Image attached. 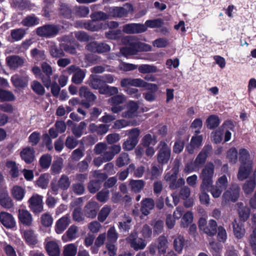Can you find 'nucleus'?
I'll use <instances>...</instances> for the list:
<instances>
[{
  "instance_id": "nucleus-1",
  "label": "nucleus",
  "mask_w": 256,
  "mask_h": 256,
  "mask_svg": "<svg viewBox=\"0 0 256 256\" xmlns=\"http://www.w3.org/2000/svg\"><path fill=\"white\" fill-rule=\"evenodd\" d=\"M214 166L211 162H208L202 170L200 178L202 180L200 185L201 192L200 194V200L202 204L208 205L210 204V197L206 190L210 188L213 182Z\"/></svg>"
},
{
  "instance_id": "nucleus-2",
  "label": "nucleus",
  "mask_w": 256,
  "mask_h": 256,
  "mask_svg": "<svg viewBox=\"0 0 256 256\" xmlns=\"http://www.w3.org/2000/svg\"><path fill=\"white\" fill-rule=\"evenodd\" d=\"M179 168V164L176 163L170 172H168L164 176V180L169 183V188L170 190L178 189L184 184L185 182L183 178H180L177 180Z\"/></svg>"
},
{
  "instance_id": "nucleus-3",
  "label": "nucleus",
  "mask_w": 256,
  "mask_h": 256,
  "mask_svg": "<svg viewBox=\"0 0 256 256\" xmlns=\"http://www.w3.org/2000/svg\"><path fill=\"white\" fill-rule=\"evenodd\" d=\"M62 26L60 24H46L36 28V34L42 38H52L58 36Z\"/></svg>"
},
{
  "instance_id": "nucleus-4",
  "label": "nucleus",
  "mask_w": 256,
  "mask_h": 256,
  "mask_svg": "<svg viewBox=\"0 0 256 256\" xmlns=\"http://www.w3.org/2000/svg\"><path fill=\"white\" fill-rule=\"evenodd\" d=\"M171 156V148L164 140L158 145V152L156 156L157 162L161 166L168 164Z\"/></svg>"
},
{
  "instance_id": "nucleus-5",
  "label": "nucleus",
  "mask_w": 256,
  "mask_h": 256,
  "mask_svg": "<svg viewBox=\"0 0 256 256\" xmlns=\"http://www.w3.org/2000/svg\"><path fill=\"white\" fill-rule=\"evenodd\" d=\"M140 133L138 128H132L128 131V138L122 144V148L124 150L130 151L136 147L138 142Z\"/></svg>"
},
{
  "instance_id": "nucleus-6",
  "label": "nucleus",
  "mask_w": 256,
  "mask_h": 256,
  "mask_svg": "<svg viewBox=\"0 0 256 256\" xmlns=\"http://www.w3.org/2000/svg\"><path fill=\"white\" fill-rule=\"evenodd\" d=\"M134 11L133 6L126 3L124 6H113L109 9L108 15L114 18H122L126 16L129 13Z\"/></svg>"
},
{
  "instance_id": "nucleus-7",
  "label": "nucleus",
  "mask_w": 256,
  "mask_h": 256,
  "mask_svg": "<svg viewBox=\"0 0 256 256\" xmlns=\"http://www.w3.org/2000/svg\"><path fill=\"white\" fill-rule=\"evenodd\" d=\"M79 95L80 98H84L82 100L80 104L86 108H88L96 99V96L85 86L80 88Z\"/></svg>"
},
{
  "instance_id": "nucleus-8",
  "label": "nucleus",
  "mask_w": 256,
  "mask_h": 256,
  "mask_svg": "<svg viewBox=\"0 0 256 256\" xmlns=\"http://www.w3.org/2000/svg\"><path fill=\"white\" fill-rule=\"evenodd\" d=\"M240 188L236 184H232L230 187L224 192L222 195L223 200L226 202H236L240 197Z\"/></svg>"
},
{
  "instance_id": "nucleus-9",
  "label": "nucleus",
  "mask_w": 256,
  "mask_h": 256,
  "mask_svg": "<svg viewBox=\"0 0 256 256\" xmlns=\"http://www.w3.org/2000/svg\"><path fill=\"white\" fill-rule=\"evenodd\" d=\"M28 207L34 214H38L43 210L42 196L38 194H33L28 200Z\"/></svg>"
},
{
  "instance_id": "nucleus-10",
  "label": "nucleus",
  "mask_w": 256,
  "mask_h": 256,
  "mask_svg": "<svg viewBox=\"0 0 256 256\" xmlns=\"http://www.w3.org/2000/svg\"><path fill=\"white\" fill-rule=\"evenodd\" d=\"M126 100V96L122 94H116L108 99V103L112 106L111 110L113 113L118 114L122 112L124 107L121 106Z\"/></svg>"
},
{
  "instance_id": "nucleus-11",
  "label": "nucleus",
  "mask_w": 256,
  "mask_h": 256,
  "mask_svg": "<svg viewBox=\"0 0 256 256\" xmlns=\"http://www.w3.org/2000/svg\"><path fill=\"white\" fill-rule=\"evenodd\" d=\"M150 49V46L148 44L140 42H131L128 47L123 50L124 53L128 54H136L140 51L149 50Z\"/></svg>"
},
{
  "instance_id": "nucleus-12",
  "label": "nucleus",
  "mask_w": 256,
  "mask_h": 256,
  "mask_svg": "<svg viewBox=\"0 0 256 256\" xmlns=\"http://www.w3.org/2000/svg\"><path fill=\"white\" fill-rule=\"evenodd\" d=\"M0 222L7 229L13 230H16V221L13 216L9 212H0Z\"/></svg>"
},
{
  "instance_id": "nucleus-13",
  "label": "nucleus",
  "mask_w": 256,
  "mask_h": 256,
  "mask_svg": "<svg viewBox=\"0 0 256 256\" xmlns=\"http://www.w3.org/2000/svg\"><path fill=\"white\" fill-rule=\"evenodd\" d=\"M126 240L132 248L136 250L144 249L146 244L144 240L142 238H138V233L135 230L132 232L126 238Z\"/></svg>"
},
{
  "instance_id": "nucleus-14",
  "label": "nucleus",
  "mask_w": 256,
  "mask_h": 256,
  "mask_svg": "<svg viewBox=\"0 0 256 256\" xmlns=\"http://www.w3.org/2000/svg\"><path fill=\"white\" fill-rule=\"evenodd\" d=\"M42 78V82L44 86L48 88L51 86V76L52 74V66L47 62H44L41 64Z\"/></svg>"
},
{
  "instance_id": "nucleus-15",
  "label": "nucleus",
  "mask_w": 256,
  "mask_h": 256,
  "mask_svg": "<svg viewBox=\"0 0 256 256\" xmlns=\"http://www.w3.org/2000/svg\"><path fill=\"white\" fill-rule=\"evenodd\" d=\"M212 150V146L210 144H207L204 146L194 161V165L196 168H200L206 163L208 156Z\"/></svg>"
},
{
  "instance_id": "nucleus-16",
  "label": "nucleus",
  "mask_w": 256,
  "mask_h": 256,
  "mask_svg": "<svg viewBox=\"0 0 256 256\" xmlns=\"http://www.w3.org/2000/svg\"><path fill=\"white\" fill-rule=\"evenodd\" d=\"M0 206L6 209L12 208L14 206L8 190L6 188L2 186H0Z\"/></svg>"
},
{
  "instance_id": "nucleus-17",
  "label": "nucleus",
  "mask_w": 256,
  "mask_h": 256,
  "mask_svg": "<svg viewBox=\"0 0 256 256\" xmlns=\"http://www.w3.org/2000/svg\"><path fill=\"white\" fill-rule=\"evenodd\" d=\"M87 50L91 52L98 53H104L110 50V46L106 43L98 42L94 41L90 42L86 45Z\"/></svg>"
},
{
  "instance_id": "nucleus-18",
  "label": "nucleus",
  "mask_w": 256,
  "mask_h": 256,
  "mask_svg": "<svg viewBox=\"0 0 256 256\" xmlns=\"http://www.w3.org/2000/svg\"><path fill=\"white\" fill-rule=\"evenodd\" d=\"M29 78L28 76L15 74L10 78L13 86L16 88H24L28 84Z\"/></svg>"
},
{
  "instance_id": "nucleus-19",
  "label": "nucleus",
  "mask_w": 256,
  "mask_h": 256,
  "mask_svg": "<svg viewBox=\"0 0 256 256\" xmlns=\"http://www.w3.org/2000/svg\"><path fill=\"white\" fill-rule=\"evenodd\" d=\"M21 159L26 164H31L35 159V150L33 147L26 146L20 154Z\"/></svg>"
},
{
  "instance_id": "nucleus-20",
  "label": "nucleus",
  "mask_w": 256,
  "mask_h": 256,
  "mask_svg": "<svg viewBox=\"0 0 256 256\" xmlns=\"http://www.w3.org/2000/svg\"><path fill=\"white\" fill-rule=\"evenodd\" d=\"M147 30L146 22L142 24H130L124 26V30L127 34H140Z\"/></svg>"
},
{
  "instance_id": "nucleus-21",
  "label": "nucleus",
  "mask_w": 256,
  "mask_h": 256,
  "mask_svg": "<svg viewBox=\"0 0 256 256\" xmlns=\"http://www.w3.org/2000/svg\"><path fill=\"white\" fill-rule=\"evenodd\" d=\"M252 170V162H248V164H241L237 174L238 180L242 181L246 179L250 174Z\"/></svg>"
},
{
  "instance_id": "nucleus-22",
  "label": "nucleus",
  "mask_w": 256,
  "mask_h": 256,
  "mask_svg": "<svg viewBox=\"0 0 256 256\" xmlns=\"http://www.w3.org/2000/svg\"><path fill=\"white\" fill-rule=\"evenodd\" d=\"M140 212L144 216H148L150 210H152L155 206L154 200L150 198H143L140 202Z\"/></svg>"
},
{
  "instance_id": "nucleus-23",
  "label": "nucleus",
  "mask_w": 256,
  "mask_h": 256,
  "mask_svg": "<svg viewBox=\"0 0 256 256\" xmlns=\"http://www.w3.org/2000/svg\"><path fill=\"white\" fill-rule=\"evenodd\" d=\"M22 237L26 244L32 248H34L35 246L38 244L37 235L32 230H24L22 234Z\"/></svg>"
},
{
  "instance_id": "nucleus-24",
  "label": "nucleus",
  "mask_w": 256,
  "mask_h": 256,
  "mask_svg": "<svg viewBox=\"0 0 256 256\" xmlns=\"http://www.w3.org/2000/svg\"><path fill=\"white\" fill-rule=\"evenodd\" d=\"M8 66L10 70H16L18 68L24 65V60L17 55L8 56L6 59Z\"/></svg>"
},
{
  "instance_id": "nucleus-25",
  "label": "nucleus",
  "mask_w": 256,
  "mask_h": 256,
  "mask_svg": "<svg viewBox=\"0 0 256 256\" xmlns=\"http://www.w3.org/2000/svg\"><path fill=\"white\" fill-rule=\"evenodd\" d=\"M146 82L143 80L136 78H124L120 80V86L122 87H128V86H133L138 88H144Z\"/></svg>"
},
{
  "instance_id": "nucleus-26",
  "label": "nucleus",
  "mask_w": 256,
  "mask_h": 256,
  "mask_svg": "<svg viewBox=\"0 0 256 256\" xmlns=\"http://www.w3.org/2000/svg\"><path fill=\"white\" fill-rule=\"evenodd\" d=\"M99 210L98 204L96 202H89L84 208L86 216L89 218H94Z\"/></svg>"
},
{
  "instance_id": "nucleus-27",
  "label": "nucleus",
  "mask_w": 256,
  "mask_h": 256,
  "mask_svg": "<svg viewBox=\"0 0 256 256\" xmlns=\"http://www.w3.org/2000/svg\"><path fill=\"white\" fill-rule=\"evenodd\" d=\"M18 218L19 222L24 226H30L32 224V215L27 210H19Z\"/></svg>"
},
{
  "instance_id": "nucleus-28",
  "label": "nucleus",
  "mask_w": 256,
  "mask_h": 256,
  "mask_svg": "<svg viewBox=\"0 0 256 256\" xmlns=\"http://www.w3.org/2000/svg\"><path fill=\"white\" fill-rule=\"evenodd\" d=\"M238 206V212L240 218V221L242 222H246L250 216V209L246 206H244L242 202L236 204Z\"/></svg>"
},
{
  "instance_id": "nucleus-29",
  "label": "nucleus",
  "mask_w": 256,
  "mask_h": 256,
  "mask_svg": "<svg viewBox=\"0 0 256 256\" xmlns=\"http://www.w3.org/2000/svg\"><path fill=\"white\" fill-rule=\"evenodd\" d=\"M70 222V217L66 215L60 218L56 224L55 230L57 234H62Z\"/></svg>"
},
{
  "instance_id": "nucleus-30",
  "label": "nucleus",
  "mask_w": 256,
  "mask_h": 256,
  "mask_svg": "<svg viewBox=\"0 0 256 256\" xmlns=\"http://www.w3.org/2000/svg\"><path fill=\"white\" fill-rule=\"evenodd\" d=\"M45 249L49 256H60V248L58 244L53 240L48 242L46 246Z\"/></svg>"
},
{
  "instance_id": "nucleus-31",
  "label": "nucleus",
  "mask_w": 256,
  "mask_h": 256,
  "mask_svg": "<svg viewBox=\"0 0 256 256\" xmlns=\"http://www.w3.org/2000/svg\"><path fill=\"white\" fill-rule=\"evenodd\" d=\"M138 105L137 102L130 101L128 105V110L122 112V116L125 118H132L137 116Z\"/></svg>"
},
{
  "instance_id": "nucleus-32",
  "label": "nucleus",
  "mask_w": 256,
  "mask_h": 256,
  "mask_svg": "<svg viewBox=\"0 0 256 256\" xmlns=\"http://www.w3.org/2000/svg\"><path fill=\"white\" fill-rule=\"evenodd\" d=\"M232 224L233 232L235 237L238 239L243 238L246 233V230L242 222L240 221L238 222L235 219L232 222Z\"/></svg>"
},
{
  "instance_id": "nucleus-33",
  "label": "nucleus",
  "mask_w": 256,
  "mask_h": 256,
  "mask_svg": "<svg viewBox=\"0 0 256 256\" xmlns=\"http://www.w3.org/2000/svg\"><path fill=\"white\" fill-rule=\"evenodd\" d=\"M158 142V136L153 134H146L142 138L140 144L143 147L154 146Z\"/></svg>"
},
{
  "instance_id": "nucleus-34",
  "label": "nucleus",
  "mask_w": 256,
  "mask_h": 256,
  "mask_svg": "<svg viewBox=\"0 0 256 256\" xmlns=\"http://www.w3.org/2000/svg\"><path fill=\"white\" fill-rule=\"evenodd\" d=\"M145 182L142 180H130L128 186L132 192L137 194L140 192L144 188Z\"/></svg>"
},
{
  "instance_id": "nucleus-35",
  "label": "nucleus",
  "mask_w": 256,
  "mask_h": 256,
  "mask_svg": "<svg viewBox=\"0 0 256 256\" xmlns=\"http://www.w3.org/2000/svg\"><path fill=\"white\" fill-rule=\"evenodd\" d=\"M218 228L216 222L214 220L210 219L208 220L203 232L208 236L212 237L216 234Z\"/></svg>"
},
{
  "instance_id": "nucleus-36",
  "label": "nucleus",
  "mask_w": 256,
  "mask_h": 256,
  "mask_svg": "<svg viewBox=\"0 0 256 256\" xmlns=\"http://www.w3.org/2000/svg\"><path fill=\"white\" fill-rule=\"evenodd\" d=\"M220 123L219 116L216 114L209 116L206 120V126L209 130H214L218 128Z\"/></svg>"
},
{
  "instance_id": "nucleus-37",
  "label": "nucleus",
  "mask_w": 256,
  "mask_h": 256,
  "mask_svg": "<svg viewBox=\"0 0 256 256\" xmlns=\"http://www.w3.org/2000/svg\"><path fill=\"white\" fill-rule=\"evenodd\" d=\"M6 166L8 169H10L9 174L12 178H18L20 176V170L16 162L8 160Z\"/></svg>"
},
{
  "instance_id": "nucleus-38",
  "label": "nucleus",
  "mask_w": 256,
  "mask_h": 256,
  "mask_svg": "<svg viewBox=\"0 0 256 256\" xmlns=\"http://www.w3.org/2000/svg\"><path fill=\"white\" fill-rule=\"evenodd\" d=\"M11 194L14 199L18 201H21L24 196L26 190L20 186H14L12 189Z\"/></svg>"
},
{
  "instance_id": "nucleus-39",
  "label": "nucleus",
  "mask_w": 256,
  "mask_h": 256,
  "mask_svg": "<svg viewBox=\"0 0 256 256\" xmlns=\"http://www.w3.org/2000/svg\"><path fill=\"white\" fill-rule=\"evenodd\" d=\"M11 5L20 10L29 9L31 7V3L28 0H12Z\"/></svg>"
},
{
  "instance_id": "nucleus-40",
  "label": "nucleus",
  "mask_w": 256,
  "mask_h": 256,
  "mask_svg": "<svg viewBox=\"0 0 256 256\" xmlns=\"http://www.w3.org/2000/svg\"><path fill=\"white\" fill-rule=\"evenodd\" d=\"M78 228L77 226L73 224L70 226L66 232V234L62 236V240L64 241H67L66 238L69 240H72L77 238V233Z\"/></svg>"
},
{
  "instance_id": "nucleus-41",
  "label": "nucleus",
  "mask_w": 256,
  "mask_h": 256,
  "mask_svg": "<svg viewBox=\"0 0 256 256\" xmlns=\"http://www.w3.org/2000/svg\"><path fill=\"white\" fill-rule=\"evenodd\" d=\"M84 28L91 32L98 31L102 28V24L100 22H96L92 18L84 23Z\"/></svg>"
},
{
  "instance_id": "nucleus-42",
  "label": "nucleus",
  "mask_w": 256,
  "mask_h": 256,
  "mask_svg": "<svg viewBox=\"0 0 256 256\" xmlns=\"http://www.w3.org/2000/svg\"><path fill=\"white\" fill-rule=\"evenodd\" d=\"M59 14L65 18L70 19L72 17V10L68 4L62 3L59 8Z\"/></svg>"
},
{
  "instance_id": "nucleus-43",
  "label": "nucleus",
  "mask_w": 256,
  "mask_h": 256,
  "mask_svg": "<svg viewBox=\"0 0 256 256\" xmlns=\"http://www.w3.org/2000/svg\"><path fill=\"white\" fill-rule=\"evenodd\" d=\"M90 86L94 90H98L102 85H104L102 76L91 75L90 77Z\"/></svg>"
},
{
  "instance_id": "nucleus-44",
  "label": "nucleus",
  "mask_w": 256,
  "mask_h": 256,
  "mask_svg": "<svg viewBox=\"0 0 256 256\" xmlns=\"http://www.w3.org/2000/svg\"><path fill=\"white\" fill-rule=\"evenodd\" d=\"M186 244V240L184 237L179 235L174 240V250L178 253L182 252Z\"/></svg>"
},
{
  "instance_id": "nucleus-45",
  "label": "nucleus",
  "mask_w": 256,
  "mask_h": 256,
  "mask_svg": "<svg viewBox=\"0 0 256 256\" xmlns=\"http://www.w3.org/2000/svg\"><path fill=\"white\" fill-rule=\"evenodd\" d=\"M22 23L24 26L32 27L40 23V20L34 15L28 16L23 19Z\"/></svg>"
},
{
  "instance_id": "nucleus-46",
  "label": "nucleus",
  "mask_w": 256,
  "mask_h": 256,
  "mask_svg": "<svg viewBox=\"0 0 256 256\" xmlns=\"http://www.w3.org/2000/svg\"><path fill=\"white\" fill-rule=\"evenodd\" d=\"M89 12L88 8L83 6H76L74 10V15L78 18H86L88 16Z\"/></svg>"
},
{
  "instance_id": "nucleus-47",
  "label": "nucleus",
  "mask_w": 256,
  "mask_h": 256,
  "mask_svg": "<svg viewBox=\"0 0 256 256\" xmlns=\"http://www.w3.org/2000/svg\"><path fill=\"white\" fill-rule=\"evenodd\" d=\"M186 144V140L182 137L176 138L173 146V152L176 154H180L184 150Z\"/></svg>"
},
{
  "instance_id": "nucleus-48",
  "label": "nucleus",
  "mask_w": 256,
  "mask_h": 256,
  "mask_svg": "<svg viewBox=\"0 0 256 256\" xmlns=\"http://www.w3.org/2000/svg\"><path fill=\"white\" fill-rule=\"evenodd\" d=\"M77 250V246L74 244H68L64 246L62 256H76Z\"/></svg>"
},
{
  "instance_id": "nucleus-49",
  "label": "nucleus",
  "mask_w": 256,
  "mask_h": 256,
  "mask_svg": "<svg viewBox=\"0 0 256 256\" xmlns=\"http://www.w3.org/2000/svg\"><path fill=\"white\" fill-rule=\"evenodd\" d=\"M16 98L13 93L10 91L0 88V102H12Z\"/></svg>"
},
{
  "instance_id": "nucleus-50",
  "label": "nucleus",
  "mask_w": 256,
  "mask_h": 256,
  "mask_svg": "<svg viewBox=\"0 0 256 256\" xmlns=\"http://www.w3.org/2000/svg\"><path fill=\"white\" fill-rule=\"evenodd\" d=\"M164 24V20L161 18H157L153 20H146V27L151 28H160Z\"/></svg>"
},
{
  "instance_id": "nucleus-51",
  "label": "nucleus",
  "mask_w": 256,
  "mask_h": 256,
  "mask_svg": "<svg viewBox=\"0 0 256 256\" xmlns=\"http://www.w3.org/2000/svg\"><path fill=\"white\" fill-rule=\"evenodd\" d=\"M256 186V182L254 179L246 180L242 186V190L246 194H252Z\"/></svg>"
},
{
  "instance_id": "nucleus-52",
  "label": "nucleus",
  "mask_w": 256,
  "mask_h": 256,
  "mask_svg": "<svg viewBox=\"0 0 256 256\" xmlns=\"http://www.w3.org/2000/svg\"><path fill=\"white\" fill-rule=\"evenodd\" d=\"M90 17L96 22H99L100 21L108 19L109 15L103 12L98 11L92 12Z\"/></svg>"
},
{
  "instance_id": "nucleus-53",
  "label": "nucleus",
  "mask_w": 256,
  "mask_h": 256,
  "mask_svg": "<svg viewBox=\"0 0 256 256\" xmlns=\"http://www.w3.org/2000/svg\"><path fill=\"white\" fill-rule=\"evenodd\" d=\"M164 166L160 164L152 165L150 169V179L155 180L159 177L163 170Z\"/></svg>"
},
{
  "instance_id": "nucleus-54",
  "label": "nucleus",
  "mask_w": 256,
  "mask_h": 256,
  "mask_svg": "<svg viewBox=\"0 0 256 256\" xmlns=\"http://www.w3.org/2000/svg\"><path fill=\"white\" fill-rule=\"evenodd\" d=\"M78 70L73 75L72 80L75 84H80L85 77V72L84 70L77 68Z\"/></svg>"
},
{
  "instance_id": "nucleus-55",
  "label": "nucleus",
  "mask_w": 256,
  "mask_h": 256,
  "mask_svg": "<svg viewBox=\"0 0 256 256\" xmlns=\"http://www.w3.org/2000/svg\"><path fill=\"white\" fill-rule=\"evenodd\" d=\"M216 240L218 242L224 243L228 238L226 231L222 226H218L216 233Z\"/></svg>"
},
{
  "instance_id": "nucleus-56",
  "label": "nucleus",
  "mask_w": 256,
  "mask_h": 256,
  "mask_svg": "<svg viewBox=\"0 0 256 256\" xmlns=\"http://www.w3.org/2000/svg\"><path fill=\"white\" fill-rule=\"evenodd\" d=\"M52 158L48 154L42 155L40 160L39 163L40 167L42 168L47 169L50 166Z\"/></svg>"
},
{
  "instance_id": "nucleus-57",
  "label": "nucleus",
  "mask_w": 256,
  "mask_h": 256,
  "mask_svg": "<svg viewBox=\"0 0 256 256\" xmlns=\"http://www.w3.org/2000/svg\"><path fill=\"white\" fill-rule=\"evenodd\" d=\"M31 88L37 94L43 96L45 93L44 86L38 81L34 80L31 84Z\"/></svg>"
},
{
  "instance_id": "nucleus-58",
  "label": "nucleus",
  "mask_w": 256,
  "mask_h": 256,
  "mask_svg": "<svg viewBox=\"0 0 256 256\" xmlns=\"http://www.w3.org/2000/svg\"><path fill=\"white\" fill-rule=\"evenodd\" d=\"M50 52L53 58H59L64 56V52L62 48L56 45H52L50 46Z\"/></svg>"
},
{
  "instance_id": "nucleus-59",
  "label": "nucleus",
  "mask_w": 256,
  "mask_h": 256,
  "mask_svg": "<svg viewBox=\"0 0 256 256\" xmlns=\"http://www.w3.org/2000/svg\"><path fill=\"white\" fill-rule=\"evenodd\" d=\"M130 159L128 154L126 152L122 153L116 160V165L119 167H122L130 163Z\"/></svg>"
},
{
  "instance_id": "nucleus-60",
  "label": "nucleus",
  "mask_w": 256,
  "mask_h": 256,
  "mask_svg": "<svg viewBox=\"0 0 256 256\" xmlns=\"http://www.w3.org/2000/svg\"><path fill=\"white\" fill-rule=\"evenodd\" d=\"M138 71L142 74L154 73L158 71L156 66L149 64H142L139 66Z\"/></svg>"
},
{
  "instance_id": "nucleus-61",
  "label": "nucleus",
  "mask_w": 256,
  "mask_h": 256,
  "mask_svg": "<svg viewBox=\"0 0 256 256\" xmlns=\"http://www.w3.org/2000/svg\"><path fill=\"white\" fill-rule=\"evenodd\" d=\"M26 31L22 28H16L11 30L10 36L15 41L21 40L25 36Z\"/></svg>"
},
{
  "instance_id": "nucleus-62",
  "label": "nucleus",
  "mask_w": 256,
  "mask_h": 256,
  "mask_svg": "<svg viewBox=\"0 0 256 256\" xmlns=\"http://www.w3.org/2000/svg\"><path fill=\"white\" fill-rule=\"evenodd\" d=\"M60 189L65 190H67L70 186V180L68 176L62 174L58 181Z\"/></svg>"
},
{
  "instance_id": "nucleus-63",
  "label": "nucleus",
  "mask_w": 256,
  "mask_h": 256,
  "mask_svg": "<svg viewBox=\"0 0 256 256\" xmlns=\"http://www.w3.org/2000/svg\"><path fill=\"white\" fill-rule=\"evenodd\" d=\"M193 220V214L191 212H187L184 214L181 220V226L187 228L192 223Z\"/></svg>"
},
{
  "instance_id": "nucleus-64",
  "label": "nucleus",
  "mask_w": 256,
  "mask_h": 256,
  "mask_svg": "<svg viewBox=\"0 0 256 256\" xmlns=\"http://www.w3.org/2000/svg\"><path fill=\"white\" fill-rule=\"evenodd\" d=\"M111 210V208L107 205L104 206L100 210L98 214V220L103 222L109 215Z\"/></svg>"
}]
</instances>
